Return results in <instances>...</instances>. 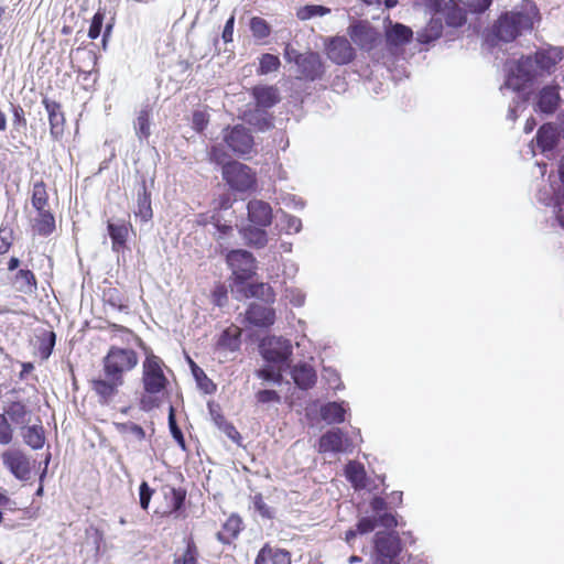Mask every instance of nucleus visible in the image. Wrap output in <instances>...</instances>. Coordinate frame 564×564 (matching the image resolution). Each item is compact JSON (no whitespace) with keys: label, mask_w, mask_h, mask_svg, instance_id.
Instances as JSON below:
<instances>
[{"label":"nucleus","mask_w":564,"mask_h":564,"mask_svg":"<svg viewBox=\"0 0 564 564\" xmlns=\"http://www.w3.org/2000/svg\"><path fill=\"white\" fill-rule=\"evenodd\" d=\"M139 362L138 354L131 348L111 346L101 360L100 375L91 380V390L100 404H109L124 383V375Z\"/></svg>","instance_id":"nucleus-1"},{"label":"nucleus","mask_w":564,"mask_h":564,"mask_svg":"<svg viewBox=\"0 0 564 564\" xmlns=\"http://www.w3.org/2000/svg\"><path fill=\"white\" fill-rule=\"evenodd\" d=\"M539 10L531 0H523L512 10L502 12L494 22L488 40L510 43L533 29Z\"/></svg>","instance_id":"nucleus-2"},{"label":"nucleus","mask_w":564,"mask_h":564,"mask_svg":"<svg viewBox=\"0 0 564 564\" xmlns=\"http://www.w3.org/2000/svg\"><path fill=\"white\" fill-rule=\"evenodd\" d=\"M283 57L289 64H294L296 78L305 82L321 80L326 72L325 63L317 52L301 53L292 44H286Z\"/></svg>","instance_id":"nucleus-3"},{"label":"nucleus","mask_w":564,"mask_h":564,"mask_svg":"<svg viewBox=\"0 0 564 564\" xmlns=\"http://www.w3.org/2000/svg\"><path fill=\"white\" fill-rule=\"evenodd\" d=\"M540 76L532 55L521 56L512 66L509 67L501 91L512 90L513 93L525 94L524 89Z\"/></svg>","instance_id":"nucleus-4"},{"label":"nucleus","mask_w":564,"mask_h":564,"mask_svg":"<svg viewBox=\"0 0 564 564\" xmlns=\"http://www.w3.org/2000/svg\"><path fill=\"white\" fill-rule=\"evenodd\" d=\"M140 346L145 351V359L142 362L143 389L149 394L161 393L169 384V380L163 371L164 362L151 349L145 347L143 343Z\"/></svg>","instance_id":"nucleus-5"},{"label":"nucleus","mask_w":564,"mask_h":564,"mask_svg":"<svg viewBox=\"0 0 564 564\" xmlns=\"http://www.w3.org/2000/svg\"><path fill=\"white\" fill-rule=\"evenodd\" d=\"M402 542L398 533L379 531L373 536V564H400Z\"/></svg>","instance_id":"nucleus-6"},{"label":"nucleus","mask_w":564,"mask_h":564,"mask_svg":"<svg viewBox=\"0 0 564 564\" xmlns=\"http://www.w3.org/2000/svg\"><path fill=\"white\" fill-rule=\"evenodd\" d=\"M223 177L229 187L237 192L249 191L256 185V176L252 170L237 161L223 166Z\"/></svg>","instance_id":"nucleus-7"},{"label":"nucleus","mask_w":564,"mask_h":564,"mask_svg":"<svg viewBox=\"0 0 564 564\" xmlns=\"http://www.w3.org/2000/svg\"><path fill=\"white\" fill-rule=\"evenodd\" d=\"M223 141L236 155L250 154L254 140L250 130L243 124L228 126L223 130Z\"/></svg>","instance_id":"nucleus-8"},{"label":"nucleus","mask_w":564,"mask_h":564,"mask_svg":"<svg viewBox=\"0 0 564 564\" xmlns=\"http://www.w3.org/2000/svg\"><path fill=\"white\" fill-rule=\"evenodd\" d=\"M226 261L237 282L243 283L256 273V258L248 250H230L226 256Z\"/></svg>","instance_id":"nucleus-9"},{"label":"nucleus","mask_w":564,"mask_h":564,"mask_svg":"<svg viewBox=\"0 0 564 564\" xmlns=\"http://www.w3.org/2000/svg\"><path fill=\"white\" fill-rule=\"evenodd\" d=\"M260 352L265 361L275 365H284L289 362L293 354V347L289 339L271 336L263 339L260 345Z\"/></svg>","instance_id":"nucleus-10"},{"label":"nucleus","mask_w":564,"mask_h":564,"mask_svg":"<svg viewBox=\"0 0 564 564\" xmlns=\"http://www.w3.org/2000/svg\"><path fill=\"white\" fill-rule=\"evenodd\" d=\"M325 53L330 62L343 66L356 57V50L346 36L336 35L325 41Z\"/></svg>","instance_id":"nucleus-11"},{"label":"nucleus","mask_w":564,"mask_h":564,"mask_svg":"<svg viewBox=\"0 0 564 564\" xmlns=\"http://www.w3.org/2000/svg\"><path fill=\"white\" fill-rule=\"evenodd\" d=\"M3 466L21 481L31 478V464L29 457L21 449H7L1 454Z\"/></svg>","instance_id":"nucleus-12"},{"label":"nucleus","mask_w":564,"mask_h":564,"mask_svg":"<svg viewBox=\"0 0 564 564\" xmlns=\"http://www.w3.org/2000/svg\"><path fill=\"white\" fill-rule=\"evenodd\" d=\"M351 41L362 51L370 52L377 45L379 33L367 21H358L347 30Z\"/></svg>","instance_id":"nucleus-13"},{"label":"nucleus","mask_w":564,"mask_h":564,"mask_svg":"<svg viewBox=\"0 0 564 564\" xmlns=\"http://www.w3.org/2000/svg\"><path fill=\"white\" fill-rule=\"evenodd\" d=\"M246 321L256 327H270L275 322V310L260 302L249 304L245 313Z\"/></svg>","instance_id":"nucleus-14"},{"label":"nucleus","mask_w":564,"mask_h":564,"mask_svg":"<svg viewBox=\"0 0 564 564\" xmlns=\"http://www.w3.org/2000/svg\"><path fill=\"white\" fill-rule=\"evenodd\" d=\"M248 220L259 227H269L273 220V209L268 202L250 199L247 204Z\"/></svg>","instance_id":"nucleus-15"},{"label":"nucleus","mask_w":564,"mask_h":564,"mask_svg":"<svg viewBox=\"0 0 564 564\" xmlns=\"http://www.w3.org/2000/svg\"><path fill=\"white\" fill-rule=\"evenodd\" d=\"M560 101V86L557 84L546 85L536 96L534 110L545 115H552L558 108Z\"/></svg>","instance_id":"nucleus-16"},{"label":"nucleus","mask_w":564,"mask_h":564,"mask_svg":"<svg viewBox=\"0 0 564 564\" xmlns=\"http://www.w3.org/2000/svg\"><path fill=\"white\" fill-rule=\"evenodd\" d=\"M349 445V440L343 430L333 427L324 433L318 441L319 453H341Z\"/></svg>","instance_id":"nucleus-17"},{"label":"nucleus","mask_w":564,"mask_h":564,"mask_svg":"<svg viewBox=\"0 0 564 564\" xmlns=\"http://www.w3.org/2000/svg\"><path fill=\"white\" fill-rule=\"evenodd\" d=\"M42 104L48 116L51 135L54 140H58L63 135L65 127L61 104L48 98H43Z\"/></svg>","instance_id":"nucleus-18"},{"label":"nucleus","mask_w":564,"mask_h":564,"mask_svg":"<svg viewBox=\"0 0 564 564\" xmlns=\"http://www.w3.org/2000/svg\"><path fill=\"white\" fill-rule=\"evenodd\" d=\"M413 34L410 26L400 22H389L384 31L387 46L392 48L406 45L412 41Z\"/></svg>","instance_id":"nucleus-19"},{"label":"nucleus","mask_w":564,"mask_h":564,"mask_svg":"<svg viewBox=\"0 0 564 564\" xmlns=\"http://www.w3.org/2000/svg\"><path fill=\"white\" fill-rule=\"evenodd\" d=\"M533 63L540 74H550L557 63L563 59V51L560 47H550L547 50H541L532 55Z\"/></svg>","instance_id":"nucleus-20"},{"label":"nucleus","mask_w":564,"mask_h":564,"mask_svg":"<svg viewBox=\"0 0 564 564\" xmlns=\"http://www.w3.org/2000/svg\"><path fill=\"white\" fill-rule=\"evenodd\" d=\"M251 96L256 107L264 110L273 108L281 100L280 91L273 85H257L252 87Z\"/></svg>","instance_id":"nucleus-21"},{"label":"nucleus","mask_w":564,"mask_h":564,"mask_svg":"<svg viewBox=\"0 0 564 564\" xmlns=\"http://www.w3.org/2000/svg\"><path fill=\"white\" fill-rule=\"evenodd\" d=\"M265 228L267 227H259L250 223L242 226L239 229V234L245 241V245L253 249H262L269 241Z\"/></svg>","instance_id":"nucleus-22"},{"label":"nucleus","mask_w":564,"mask_h":564,"mask_svg":"<svg viewBox=\"0 0 564 564\" xmlns=\"http://www.w3.org/2000/svg\"><path fill=\"white\" fill-rule=\"evenodd\" d=\"M463 0H448L443 9L445 23L449 28L458 29L467 22V10Z\"/></svg>","instance_id":"nucleus-23"},{"label":"nucleus","mask_w":564,"mask_h":564,"mask_svg":"<svg viewBox=\"0 0 564 564\" xmlns=\"http://www.w3.org/2000/svg\"><path fill=\"white\" fill-rule=\"evenodd\" d=\"M290 375L295 386L301 390H308L313 388L317 380L315 369L305 362L295 365L291 369Z\"/></svg>","instance_id":"nucleus-24"},{"label":"nucleus","mask_w":564,"mask_h":564,"mask_svg":"<svg viewBox=\"0 0 564 564\" xmlns=\"http://www.w3.org/2000/svg\"><path fill=\"white\" fill-rule=\"evenodd\" d=\"M131 225L124 220L108 221L107 230L112 242V251L120 252L126 248Z\"/></svg>","instance_id":"nucleus-25"},{"label":"nucleus","mask_w":564,"mask_h":564,"mask_svg":"<svg viewBox=\"0 0 564 564\" xmlns=\"http://www.w3.org/2000/svg\"><path fill=\"white\" fill-rule=\"evenodd\" d=\"M241 330L237 326L225 328L219 335L216 349L221 351L235 352L240 349L241 345Z\"/></svg>","instance_id":"nucleus-26"},{"label":"nucleus","mask_w":564,"mask_h":564,"mask_svg":"<svg viewBox=\"0 0 564 564\" xmlns=\"http://www.w3.org/2000/svg\"><path fill=\"white\" fill-rule=\"evenodd\" d=\"M243 120L254 127L260 132L269 131L273 128V117L268 110L254 108L243 113Z\"/></svg>","instance_id":"nucleus-27"},{"label":"nucleus","mask_w":564,"mask_h":564,"mask_svg":"<svg viewBox=\"0 0 564 564\" xmlns=\"http://www.w3.org/2000/svg\"><path fill=\"white\" fill-rule=\"evenodd\" d=\"M443 21L440 17H432L427 24L416 32V41L420 44H430L438 40L443 34Z\"/></svg>","instance_id":"nucleus-28"},{"label":"nucleus","mask_w":564,"mask_h":564,"mask_svg":"<svg viewBox=\"0 0 564 564\" xmlns=\"http://www.w3.org/2000/svg\"><path fill=\"white\" fill-rule=\"evenodd\" d=\"M347 409L345 402L330 401L321 406L319 414L327 424H339L345 421Z\"/></svg>","instance_id":"nucleus-29"},{"label":"nucleus","mask_w":564,"mask_h":564,"mask_svg":"<svg viewBox=\"0 0 564 564\" xmlns=\"http://www.w3.org/2000/svg\"><path fill=\"white\" fill-rule=\"evenodd\" d=\"M12 424L24 429L30 423V411L26 405L20 401H13L4 409V413Z\"/></svg>","instance_id":"nucleus-30"},{"label":"nucleus","mask_w":564,"mask_h":564,"mask_svg":"<svg viewBox=\"0 0 564 564\" xmlns=\"http://www.w3.org/2000/svg\"><path fill=\"white\" fill-rule=\"evenodd\" d=\"M134 215L144 223L149 221L153 217L151 207V194L147 191L145 181H142L141 186L138 189L137 208L134 210Z\"/></svg>","instance_id":"nucleus-31"},{"label":"nucleus","mask_w":564,"mask_h":564,"mask_svg":"<svg viewBox=\"0 0 564 564\" xmlns=\"http://www.w3.org/2000/svg\"><path fill=\"white\" fill-rule=\"evenodd\" d=\"M209 413L213 419L214 424L232 442L239 444L241 440L240 433L237 429L226 420V417L216 410L213 404H208Z\"/></svg>","instance_id":"nucleus-32"},{"label":"nucleus","mask_w":564,"mask_h":564,"mask_svg":"<svg viewBox=\"0 0 564 564\" xmlns=\"http://www.w3.org/2000/svg\"><path fill=\"white\" fill-rule=\"evenodd\" d=\"M535 140L543 152L553 150L558 142L556 129L551 123L542 124L536 132Z\"/></svg>","instance_id":"nucleus-33"},{"label":"nucleus","mask_w":564,"mask_h":564,"mask_svg":"<svg viewBox=\"0 0 564 564\" xmlns=\"http://www.w3.org/2000/svg\"><path fill=\"white\" fill-rule=\"evenodd\" d=\"M242 521L239 516H230L223 525V530L217 533V540L224 544L231 543L241 531Z\"/></svg>","instance_id":"nucleus-34"},{"label":"nucleus","mask_w":564,"mask_h":564,"mask_svg":"<svg viewBox=\"0 0 564 564\" xmlns=\"http://www.w3.org/2000/svg\"><path fill=\"white\" fill-rule=\"evenodd\" d=\"M33 229L39 236H50L55 230V218L53 214L47 209L37 212V217L34 219Z\"/></svg>","instance_id":"nucleus-35"},{"label":"nucleus","mask_w":564,"mask_h":564,"mask_svg":"<svg viewBox=\"0 0 564 564\" xmlns=\"http://www.w3.org/2000/svg\"><path fill=\"white\" fill-rule=\"evenodd\" d=\"M22 437L26 445L33 449H40L45 443L44 430L42 425H31L22 429Z\"/></svg>","instance_id":"nucleus-36"},{"label":"nucleus","mask_w":564,"mask_h":564,"mask_svg":"<svg viewBox=\"0 0 564 564\" xmlns=\"http://www.w3.org/2000/svg\"><path fill=\"white\" fill-rule=\"evenodd\" d=\"M345 474L355 489L366 487V471L361 464L349 462L346 466Z\"/></svg>","instance_id":"nucleus-37"},{"label":"nucleus","mask_w":564,"mask_h":564,"mask_svg":"<svg viewBox=\"0 0 564 564\" xmlns=\"http://www.w3.org/2000/svg\"><path fill=\"white\" fill-rule=\"evenodd\" d=\"M249 296L259 299L263 304L272 305L275 301V293L268 283H253L248 286Z\"/></svg>","instance_id":"nucleus-38"},{"label":"nucleus","mask_w":564,"mask_h":564,"mask_svg":"<svg viewBox=\"0 0 564 564\" xmlns=\"http://www.w3.org/2000/svg\"><path fill=\"white\" fill-rule=\"evenodd\" d=\"M13 285L19 292L31 293L36 286L34 273L29 269L19 270L14 276Z\"/></svg>","instance_id":"nucleus-39"},{"label":"nucleus","mask_w":564,"mask_h":564,"mask_svg":"<svg viewBox=\"0 0 564 564\" xmlns=\"http://www.w3.org/2000/svg\"><path fill=\"white\" fill-rule=\"evenodd\" d=\"M185 550L173 561V564H198L199 552L192 536L184 539Z\"/></svg>","instance_id":"nucleus-40"},{"label":"nucleus","mask_w":564,"mask_h":564,"mask_svg":"<svg viewBox=\"0 0 564 564\" xmlns=\"http://www.w3.org/2000/svg\"><path fill=\"white\" fill-rule=\"evenodd\" d=\"M169 495H171V498H170L171 510L169 513L173 514L174 518H180L181 517L180 512L184 508L186 491H185V489H182V488L169 487V494L166 492L165 497L167 498Z\"/></svg>","instance_id":"nucleus-41"},{"label":"nucleus","mask_w":564,"mask_h":564,"mask_svg":"<svg viewBox=\"0 0 564 564\" xmlns=\"http://www.w3.org/2000/svg\"><path fill=\"white\" fill-rule=\"evenodd\" d=\"M134 130L140 141L145 140L150 137V111L148 108H143L139 111L138 117L134 121Z\"/></svg>","instance_id":"nucleus-42"},{"label":"nucleus","mask_w":564,"mask_h":564,"mask_svg":"<svg viewBox=\"0 0 564 564\" xmlns=\"http://www.w3.org/2000/svg\"><path fill=\"white\" fill-rule=\"evenodd\" d=\"M31 203L36 212H43V209H46L45 207L48 203V195L44 182L40 181L33 185Z\"/></svg>","instance_id":"nucleus-43"},{"label":"nucleus","mask_w":564,"mask_h":564,"mask_svg":"<svg viewBox=\"0 0 564 564\" xmlns=\"http://www.w3.org/2000/svg\"><path fill=\"white\" fill-rule=\"evenodd\" d=\"M56 344V335L54 332H44L39 337L37 352L43 360L50 358Z\"/></svg>","instance_id":"nucleus-44"},{"label":"nucleus","mask_w":564,"mask_h":564,"mask_svg":"<svg viewBox=\"0 0 564 564\" xmlns=\"http://www.w3.org/2000/svg\"><path fill=\"white\" fill-rule=\"evenodd\" d=\"M206 223L213 225V227L215 228L216 231L214 232V235L217 240L225 239L232 231L231 224L223 221L218 213H214L213 215H210L208 219H206Z\"/></svg>","instance_id":"nucleus-45"},{"label":"nucleus","mask_w":564,"mask_h":564,"mask_svg":"<svg viewBox=\"0 0 564 564\" xmlns=\"http://www.w3.org/2000/svg\"><path fill=\"white\" fill-rule=\"evenodd\" d=\"M281 63L276 55L264 53L260 57L258 74L267 75L279 69Z\"/></svg>","instance_id":"nucleus-46"},{"label":"nucleus","mask_w":564,"mask_h":564,"mask_svg":"<svg viewBox=\"0 0 564 564\" xmlns=\"http://www.w3.org/2000/svg\"><path fill=\"white\" fill-rule=\"evenodd\" d=\"M250 30L253 35V37L258 40H263L268 37L271 33V28L269 23L260 18V17H253L250 20Z\"/></svg>","instance_id":"nucleus-47"},{"label":"nucleus","mask_w":564,"mask_h":564,"mask_svg":"<svg viewBox=\"0 0 564 564\" xmlns=\"http://www.w3.org/2000/svg\"><path fill=\"white\" fill-rule=\"evenodd\" d=\"M256 376L264 381L272 382L280 386L283 381V375L281 369H276L273 366H264L256 371Z\"/></svg>","instance_id":"nucleus-48"},{"label":"nucleus","mask_w":564,"mask_h":564,"mask_svg":"<svg viewBox=\"0 0 564 564\" xmlns=\"http://www.w3.org/2000/svg\"><path fill=\"white\" fill-rule=\"evenodd\" d=\"M104 297L107 304L118 311L128 310L127 300L117 289H109L104 293Z\"/></svg>","instance_id":"nucleus-49"},{"label":"nucleus","mask_w":564,"mask_h":564,"mask_svg":"<svg viewBox=\"0 0 564 564\" xmlns=\"http://www.w3.org/2000/svg\"><path fill=\"white\" fill-rule=\"evenodd\" d=\"M12 112V132H23L26 130L28 121L24 109L20 105L11 104Z\"/></svg>","instance_id":"nucleus-50"},{"label":"nucleus","mask_w":564,"mask_h":564,"mask_svg":"<svg viewBox=\"0 0 564 564\" xmlns=\"http://www.w3.org/2000/svg\"><path fill=\"white\" fill-rule=\"evenodd\" d=\"M330 12V9L324 6L319 4H308L303 8H301L297 11V18L301 20H308L314 17H323L325 14H328Z\"/></svg>","instance_id":"nucleus-51"},{"label":"nucleus","mask_w":564,"mask_h":564,"mask_svg":"<svg viewBox=\"0 0 564 564\" xmlns=\"http://www.w3.org/2000/svg\"><path fill=\"white\" fill-rule=\"evenodd\" d=\"M195 368L196 369H194V372L192 375L197 383V387L208 394L215 392V383L207 377V375L200 367Z\"/></svg>","instance_id":"nucleus-52"},{"label":"nucleus","mask_w":564,"mask_h":564,"mask_svg":"<svg viewBox=\"0 0 564 564\" xmlns=\"http://www.w3.org/2000/svg\"><path fill=\"white\" fill-rule=\"evenodd\" d=\"M167 422H169V429H170L171 435L176 441V443L183 449H185V438H184L182 430L177 425L176 417H175V411H174L173 406L170 408Z\"/></svg>","instance_id":"nucleus-53"},{"label":"nucleus","mask_w":564,"mask_h":564,"mask_svg":"<svg viewBox=\"0 0 564 564\" xmlns=\"http://www.w3.org/2000/svg\"><path fill=\"white\" fill-rule=\"evenodd\" d=\"M116 429L119 433L131 434L138 441H142L145 437V431L143 430V427L130 421L123 423H116Z\"/></svg>","instance_id":"nucleus-54"},{"label":"nucleus","mask_w":564,"mask_h":564,"mask_svg":"<svg viewBox=\"0 0 564 564\" xmlns=\"http://www.w3.org/2000/svg\"><path fill=\"white\" fill-rule=\"evenodd\" d=\"M446 0H415L414 6L423 8L426 14L435 17L443 12Z\"/></svg>","instance_id":"nucleus-55"},{"label":"nucleus","mask_w":564,"mask_h":564,"mask_svg":"<svg viewBox=\"0 0 564 564\" xmlns=\"http://www.w3.org/2000/svg\"><path fill=\"white\" fill-rule=\"evenodd\" d=\"M105 10L98 9L91 19V23L88 30V37L91 40H96L102 30L104 21H105Z\"/></svg>","instance_id":"nucleus-56"},{"label":"nucleus","mask_w":564,"mask_h":564,"mask_svg":"<svg viewBox=\"0 0 564 564\" xmlns=\"http://www.w3.org/2000/svg\"><path fill=\"white\" fill-rule=\"evenodd\" d=\"M281 224L282 229L285 230L286 234H291L292 231L300 232L302 229V220L299 217L290 215L285 212H282Z\"/></svg>","instance_id":"nucleus-57"},{"label":"nucleus","mask_w":564,"mask_h":564,"mask_svg":"<svg viewBox=\"0 0 564 564\" xmlns=\"http://www.w3.org/2000/svg\"><path fill=\"white\" fill-rule=\"evenodd\" d=\"M13 427L6 414L0 413V445H8L13 440Z\"/></svg>","instance_id":"nucleus-58"},{"label":"nucleus","mask_w":564,"mask_h":564,"mask_svg":"<svg viewBox=\"0 0 564 564\" xmlns=\"http://www.w3.org/2000/svg\"><path fill=\"white\" fill-rule=\"evenodd\" d=\"M252 503L254 510L264 519H273L274 518V510L269 507L264 500L261 494H256L252 497Z\"/></svg>","instance_id":"nucleus-59"},{"label":"nucleus","mask_w":564,"mask_h":564,"mask_svg":"<svg viewBox=\"0 0 564 564\" xmlns=\"http://www.w3.org/2000/svg\"><path fill=\"white\" fill-rule=\"evenodd\" d=\"M494 0H465L463 1L467 12L471 14H482L492 4Z\"/></svg>","instance_id":"nucleus-60"},{"label":"nucleus","mask_w":564,"mask_h":564,"mask_svg":"<svg viewBox=\"0 0 564 564\" xmlns=\"http://www.w3.org/2000/svg\"><path fill=\"white\" fill-rule=\"evenodd\" d=\"M256 400L258 403H280L281 397L275 390L263 389L256 393Z\"/></svg>","instance_id":"nucleus-61"},{"label":"nucleus","mask_w":564,"mask_h":564,"mask_svg":"<svg viewBox=\"0 0 564 564\" xmlns=\"http://www.w3.org/2000/svg\"><path fill=\"white\" fill-rule=\"evenodd\" d=\"M153 494L154 490L143 480L139 487V502L143 510H148Z\"/></svg>","instance_id":"nucleus-62"},{"label":"nucleus","mask_w":564,"mask_h":564,"mask_svg":"<svg viewBox=\"0 0 564 564\" xmlns=\"http://www.w3.org/2000/svg\"><path fill=\"white\" fill-rule=\"evenodd\" d=\"M285 299L295 307H300L305 302V294L295 288L285 289Z\"/></svg>","instance_id":"nucleus-63"},{"label":"nucleus","mask_w":564,"mask_h":564,"mask_svg":"<svg viewBox=\"0 0 564 564\" xmlns=\"http://www.w3.org/2000/svg\"><path fill=\"white\" fill-rule=\"evenodd\" d=\"M270 561L272 564H291V554L284 549H273L270 546Z\"/></svg>","instance_id":"nucleus-64"}]
</instances>
